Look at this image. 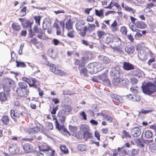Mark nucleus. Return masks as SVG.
Segmentation results:
<instances>
[{
  "label": "nucleus",
  "instance_id": "obj_20",
  "mask_svg": "<svg viewBox=\"0 0 156 156\" xmlns=\"http://www.w3.org/2000/svg\"><path fill=\"white\" fill-rule=\"evenodd\" d=\"M40 127L36 126L28 129L27 130V132L29 134H34L38 133L40 131Z\"/></svg>",
  "mask_w": 156,
  "mask_h": 156
},
{
  "label": "nucleus",
  "instance_id": "obj_50",
  "mask_svg": "<svg viewBox=\"0 0 156 156\" xmlns=\"http://www.w3.org/2000/svg\"><path fill=\"white\" fill-rule=\"evenodd\" d=\"M133 97L132 98L133 101L139 102L141 100L140 97L138 95L135 94H133Z\"/></svg>",
  "mask_w": 156,
  "mask_h": 156
},
{
  "label": "nucleus",
  "instance_id": "obj_49",
  "mask_svg": "<svg viewBox=\"0 0 156 156\" xmlns=\"http://www.w3.org/2000/svg\"><path fill=\"white\" fill-rule=\"evenodd\" d=\"M140 149L139 148H133L131 150V154L133 156H135L138 155L140 152Z\"/></svg>",
  "mask_w": 156,
  "mask_h": 156
},
{
  "label": "nucleus",
  "instance_id": "obj_27",
  "mask_svg": "<svg viewBox=\"0 0 156 156\" xmlns=\"http://www.w3.org/2000/svg\"><path fill=\"white\" fill-rule=\"evenodd\" d=\"M88 68L90 73L92 74L96 73L94 62L89 63L88 66Z\"/></svg>",
  "mask_w": 156,
  "mask_h": 156
},
{
  "label": "nucleus",
  "instance_id": "obj_23",
  "mask_svg": "<svg viewBox=\"0 0 156 156\" xmlns=\"http://www.w3.org/2000/svg\"><path fill=\"white\" fill-rule=\"evenodd\" d=\"M11 27L15 32H19L21 29L20 25L18 23L15 22H14L12 23Z\"/></svg>",
  "mask_w": 156,
  "mask_h": 156
},
{
  "label": "nucleus",
  "instance_id": "obj_35",
  "mask_svg": "<svg viewBox=\"0 0 156 156\" xmlns=\"http://www.w3.org/2000/svg\"><path fill=\"white\" fill-rule=\"evenodd\" d=\"M95 13L96 15L99 17H103L104 16V9H101L99 10L95 9Z\"/></svg>",
  "mask_w": 156,
  "mask_h": 156
},
{
  "label": "nucleus",
  "instance_id": "obj_47",
  "mask_svg": "<svg viewBox=\"0 0 156 156\" xmlns=\"http://www.w3.org/2000/svg\"><path fill=\"white\" fill-rule=\"evenodd\" d=\"M113 78V84L115 86L119 85L120 84V80L119 79V78Z\"/></svg>",
  "mask_w": 156,
  "mask_h": 156
},
{
  "label": "nucleus",
  "instance_id": "obj_44",
  "mask_svg": "<svg viewBox=\"0 0 156 156\" xmlns=\"http://www.w3.org/2000/svg\"><path fill=\"white\" fill-rule=\"evenodd\" d=\"M129 81L127 78H125L122 79L121 80H120V84L123 86H126L129 84Z\"/></svg>",
  "mask_w": 156,
  "mask_h": 156
},
{
  "label": "nucleus",
  "instance_id": "obj_64",
  "mask_svg": "<svg viewBox=\"0 0 156 156\" xmlns=\"http://www.w3.org/2000/svg\"><path fill=\"white\" fill-rule=\"evenodd\" d=\"M115 2L112 1L110 2L108 6L105 7V9H112V7L115 6Z\"/></svg>",
  "mask_w": 156,
  "mask_h": 156
},
{
  "label": "nucleus",
  "instance_id": "obj_3",
  "mask_svg": "<svg viewBox=\"0 0 156 156\" xmlns=\"http://www.w3.org/2000/svg\"><path fill=\"white\" fill-rule=\"evenodd\" d=\"M112 43V45H111L112 48L114 51H117L120 53L123 52L122 45V41L120 38L116 37H113L112 40H107L106 43Z\"/></svg>",
  "mask_w": 156,
  "mask_h": 156
},
{
  "label": "nucleus",
  "instance_id": "obj_57",
  "mask_svg": "<svg viewBox=\"0 0 156 156\" xmlns=\"http://www.w3.org/2000/svg\"><path fill=\"white\" fill-rule=\"evenodd\" d=\"M110 62V59L107 57L105 56L103 58L102 63L105 64H108Z\"/></svg>",
  "mask_w": 156,
  "mask_h": 156
},
{
  "label": "nucleus",
  "instance_id": "obj_58",
  "mask_svg": "<svg viewBox=\"0 0 156 156\" xmlns=\"http://www.w3.org/2000/svg\"><path fill=\"white\" fill-rule=\"evenodd\" d=\"M122 133L123 134L122 136V138L123 137L126 138L127 137L131 138V136L130 135L129 133L126 131L125 130H123L122 131Z\"/></svg>",
  "mask_w": 156,
  "mask_h": 156
},
{
  "label": "nucleus",
  "instance_id": "obj_40",
  "mask_svg": "<svg viewBox=\"0 0 156 156\" xmlns=\"http://www.w3.org/2000/svg\"><path fill=\"white\" fill-rule=\"evenodd\" d=\"M125 10L129 12L130 13L132 14H134L136 12V9L129 6L127 5H125Z\"/></svg>",
  "mask_w": 156,
  "mask_h": 156
},
{
  "label": "nucleus",
  "instance_id": "obj_15",
  "mask_svg": "<svg viewBox=\"0 0 156 156\" xmlns=\"http://www.w3.org/2000/svg\"><path fill=\"white\" fill-rule=\"evenodd\" d=\"M81 76L87 77L88 76V71L85 68V66L84 65H79L78 67Z\"/></svg>",
  "mask_w": 156,
  "mask_h": 156
},
{
  "label": "nucleus",
  "instance_id": "obj_24",
  "mask_svg": "<svg viewBox=\"0 0 156 156\" xmlns=\"http://www.w3.org/2000/svg\"><path fill=\"white\" fill-rule=\"evenodd\" d=\"M19 20L21 22V25L23 27H27L29 26L31 27V24L29 21L24 18H19Z\"/></svg>",
  "mask_w": 156,
  "mask_h": 156
},
{
  "label": "nucleus",
  "instance_id": "obj_12",
  "mask_svg": "<svg viewBox=\"0 0 156 156\" xmlns=\"http://www.w3.org/2000/svg\"><path fill=\"white\" fill-rule=\"evenodd\" d=\"M110 97L112 99L114 103H116L115 104L118 105L119 103H122L124 101L122 98L117 94H113L111 95Z\"/></svg>",
  "mask_w": 156,
  "mask_h": 156
},
{
  "label": "nucleus",
  "instance_id": "obj_38",
  "mask_svg": "<svg viewBox=\"0 0 156 156\" xmlns=\"http://www.w3.org/2000/svg\"><path fill=\"white\" fill-rule=\"evenodd\" d=\"M153 133L150 130H146L144 133V136L147 139H150L152 137Z\"/></svg>",
  "mask_w": 156,
  "mask_h": 156
},
{
  "label": "nucleus",
  "instance_id": "obj_53",
  "mask_svg": "<svg viewBox=\"0 0 156 156\" xmlns=\"http://www.w3.org/2000/svg\"><path fill=\"white\" fill-rule=\"evenodd\" d=\"M67 35V36L71 38H73L75 36V31L73 30L68 32Z\"/></svg>",
  "mask_w": 156,
  "mask_h": 156
},
{
  "label": "nucleus",
  "instance_id": "obj_28",
  "mask_svg": "<svg viewBox=\"0 0 156 156\" xmlns=\"http://www.w3.org/2000/svg\"><path fill=\"white\" fill-rule=\"evenodd\" d=\"M51 153L49 152V151H48L46 152H44L42 153H40L39 155V156H53L54 155L55 151L54 150L51 149Z\"/></svg>",
  "mask_w": 156,
  "mask_h": 156
},
{
  "label": "nucleus",
  "instance_id": "obj_33",
  "mask_svg": "<svg viewBox=\"0 0 156 156\" xmlns=\"http://www.w3.org/2000/svg\"><path fill=\"white\" fill-rule=\"evenodd\" d=\"M83 137L84 139H91L92 137V134L88 130L83 133Z\"/></svg>",
  "mask_w": 156,
  "mask_h": 156
},
{
  "label": "nucleus",
  "instance_id": "obj_37",
  "mask_svg": "<svg viewBox=\"0 0 156 156\" xmlns=\"http://www.w3.org/2000/svg\"><path fill=\"white\" fill-rule=\"evenodd\" d=\"M59 129H58L59 130H62L63 131V134L64 135L66 136H70V133L67 130V129L64 127V126H59Z\"/></svg>",
  "mask_w": 156,
  "mask_h": 156
},
{
  "label": "nucleus",
  "instance_id": "obj_62",
  "mask_svg": "<svg viewBox=\"0 0 156 156\" xmlns=\"http://www.w3.org/2000/svg\"><path fill=\"white\" fill-rule=\"evenodd\" d=\"M104 118L105 119H106L107 121H108L109 122H112V117L109 116L108 115H105V116L104 117Z\"/></svg>",
  "mask_w": 156,
  "mask_h": 156
},
{
  "label": "nucleus",
  "instance_id": "obj_56",
  "mask_svg": "<svg viewBox=\"0 0 156 156\" xmlns=\"http://www.w3.org/2000/svg\"><path fill=\"white\" fill-rule=\"evenodd\" d=\"M16 66L17 67H26V65L23 62L16 61Z\"/></svg>",
  "mask_w": 156,
  "mask_h": 156
},
{
  "label": "nucleus",
  "instance_id": "obj_39",
  "mask_svg": "<svg viewBox=\"0 0 156 156\" xmlns=\"http://www.w3.org/2000/svg\"><path fill=\"white\" fill-rule=\"evenodd\" d=\"M42 58L44 63L45 65L48 66H49L50 68L54 64L51 63H50V62L48 61L47 58L44 55H42Z\"/></svg>",
  "mask_w": 156,
  "mask_h": 156
},
{
  "label": "nucleus",
  "instance_id": "obj_21",
  "mask_svg": "<svg viewBox=\"0 0 156 156\" xmlns=\"http://www.w3.org/2000/svg\"><path fill=\"white\" fill-rule=\"evenodd\" d=\"M110 74L112 78H120V73L119 71L115 68L112 69L110 71Z\"/></svg>",
  "mask_w": 156,
  "mask_h": 156
},
{
  "label": "nucleus",
  "instance_id": "obj_59",
  "mask_svg": "<svg viewBox=\"0 0 156 156\" xmlns=\"http://www.w3.org/2000/svg\"><path fill=\"white\" fill-rule=\"evenodd\" d=\"M80 115L82 117V119L86 120L87 119V115L84 111L80 112Z\"/></svg>",
  "mask_w": 156,
  "mask_h": 156
},
{
  "label": "nucleus",
  "instance_id": "obj_5",
  "mask_svg": "<svg viewBox=\"0 0 156 156\" xmlns=\"http://www.w3.org/2000/svg\"><path fill=\"white\" fill-rule=\"evenodd\" d=\"M142 91L145 94L150 95L156 91V86L151 82H148L141 87Z\"/></svg>",
  "mask_w": 156,
  "mask_h": 156
},
{
  "label": "nucleus",
  "instance_id": "obj_29",
  "mask_svg": "<svg viewBox=\"0 0 156 156\" xmlns=\"http://www.w3.org/2000/svg\"><path fill=\"white\" fill-rule=\"evenodd\" d=\"M37 83V80L36 79L34 78H31L29 86L30 87H34L37 89H39V87H38L36 84Z\"/></svg>",
  "mask_w": 156,
  "mask_h": 156
},
{
  "label": "nucleus",
  "instance_id": "obj_16",
  "mask_svg": "<svg viewBox=\"0 0 156 156\" xmlns=\"http://www.w3.org/2000/svg\"><path fill=\"white\" fill-rule=\"evenodd\" d=\"M23 149L25 153L28 154L32 152L33 151V146L30 144L26 143L22 145Z\"/></svg>",
  "mask_w": 156,
  "mask_h": 156
},
{
  "label": "nucleus",
  "instance_id": "obj_54",
  "mask_svg": "<svg viewBox=\"0 0 156 156\" xmlns=\"http://www.w3.org/2000/svg\"><path fill=\"white\" fill-rule=\"evenodd\" d=\"M52 117L53 120L55 121V123L56 128L57 129H59V126H60L59 123L57 119L56 118V117L55 115H53Z\"/></svg>",
  "mask_w": 156,
  "mask_h": 156
},
{
  "label": "nucleus",
  "instance_id": "obj_51",
  "mask_svg": "<svg viewBox=\"0 0 156 156\" xmlns=\"http://www.w3.org/2000/svg\"><path fill=\"white\" fill-rule=\"evenodd\" d=\"M97 36L99 39H100L103 37L105 33V32L102 30H98L97 33Z\"/></svg>",
  "mask_w": 156,
  "mask_h": 156
},
{
  "label": "nucleus",
  "instance_id": "obj_42",
  "mask_svg": "<svg viewBox=\"0 0 156 156\" xmlns=\"http://www.w3.org/2000/svg\"><path fill=\"white\" fill-rule=\"evenodd\" d=\"M87 147L85 145L83 144H79L77 146V149L78 151L82 152L86 150Z\"/></svg>",
  "mask_w": 156,
  "mask_h": 156
},
{
  "label": "nucleus",
  "instance_id": "obj_2",
  "mask_svg": "<svg viewBox=\"0 0 156 156\" xmlns=\"http://www.w3.org/2000/svg\"><path fill=\"white\" fill-rule=\"evenodd\" d=\"M18 87L17 88L16 91L17 95L22 98L27 97L29 94L30 91L27 89L28 85L23 82H19L18 83Z\"/></svg>",
  "mask_w": 156,
  "mask_h": 156
},
{
  "label": "nucleus",
  "instance_id": "obj_1",
  "mask_svg": "<svg viewBox=\"0 0 156 156\" xmlns=\"http://www.w3.org/2000/svg\"><path fill=\"white\" fill-rule=\"evenodd\" d=\"M85 23L83 21L77 22L75 24L76 29L79 31V34L80 36L84 37L87 31L93 30L95 27L94 24L88 23V26H85Z\"/></svg>",
  "mask_w": 156,
  "mask_h": 156
},
{
  "label": "nucleus",
  "instance_id": "obj_55",
  "mask_svg": "<svg viewBox=\"0 0 156 156\" xmlns=\"http://www.w3.org/2000/svg\"><path fill=\"white\" fill-rule=\"evenodd\" d=\"M44 23H43V28L44 30H47V32L48 33L50 34L52 32V29L51 28H49V27H50V24L48 26H47V24H45L46 26V27H44Z\"/></svg>",
  "mask_w": 156,
  "mask_h": 156
},
{
  "label": "nucleus",
  "instance_id": "obj_34",
  "mask_svg": "<svg viewBox=\"0 0 156 156\" xmlns=\"http://www.w3.org/2000/svg\"><path fill=\"white\" fill-rule=\"evenodd\" d=\"M7 100V95L4 92H0V100L1 102H3Z\"/></svg>",
  "mask_w": 156,
  "mask_h": 156
},
{
  "label": "nucleus",
  "instance_id": "obj_52",
  "mask_svg": "<svg viewBox=\"0 0 156 156\" xmlns=\"http://www.w3.org/2000/svg\"><path fill=\"white\" fill-rule=\"evenodd\" d=\"M130 91L135 93H138L139 92V87L136 86V87L132 86L130 88Z\"/></svg>",
  "mask_w": 156,
  "mask_h": 156
},
{
  "label": "nucleus",
  "instance_id": "obj_43",
  "mask_svg": "<svg viewBox=\"0 0 156 156\" xmlns=\"http://www.w3.org/2000/svg\"><path fill=\"white\" fill-rule=\"evenodd\" d=\"M80 129L81 131L83 132L90 130L89 127L85 124L82 125L80 126Z\"/></svg>",
  "mask_w": 156,
  "mask_h": 156
},
{
  "label": "nucleus",
  "instance_id": "obj_19",
  "mask_svg": "<svg viewBox=\"0 0 156 156\" xmlns=\"http://www.w3.org/2000/svg\"><path fill=\"white\" fill-rule=\"evenodd\" d=\"M90 54L89 52H85L84 55L82 56L81 58V63L80 65H84L85 66L86 63L88 62V60L89 59V55Z\"/></svg>",
  "mask_w": 156,
  "mask_h": 156
},
{
  "label": "nucleus",
  "instance_id": "obj_63",
  "mask_svg": "<svg viewBox=\"0 0 156 156\" xmlns=\"http://www.w3.org/2000/svg\"><path fill=\"white\" fill-rule=\"evenodd\" d=\"M81 61L80 60L77 58H75L74 59V64L76 66H79L81 64Z\"/></svg>",
  "mask_w": 156,
  "mask_h": 156
},
{
  "label": "nucleus",
  "instance_id": "obj_9",
  "mask_svg": "<svg viewBox=\"0 0 156 156\" xmlns=\"http://www.w3.org/2000/svg\"><path fill=\"white\" fill-rule=\"evenodd\" d=\"M50 69L51 72L55 75L59 76L66 75V73L63 71L56 67L54 64L50 68Z\"/></svg>",
  "mask_w": 156,
  "mask_h": 156
},
{
  "label": "nucleus",
  "instance_id": "obj_25",
  "mask_svg": "<svg viewBox=\"0 0 156 156\" xmlns=\"http://www.w3.org/2000/svg\"><path fill=\"white\" fill-rule=\"evenodd\" d=\"M73 21L70 18L68 20L65 24L66 29L68 30H72L73 29Z\"/></svg>",
  "mask_w": 156,
  "mask_h": 156
},
{
  "label": "nucleus",
  "instance_id": "obj_31",
  "mask_svg": "<svg viewBox=\"0 0 156 156\" xmlns=\"http://www.w3.org/2000/svg\"><path fill=\"white\" fill-rule=\"evenodd\" d=\"M134 47L132 45H128L125 48V51L128 54H132L134 51Z\"/></svg>",
  "mask_w": 156,
  "mask_h": 156
},
{
  "label": "nucleus",
  "instance_id": "obj_61",
  "mask_svg": "<svg viewBox=\"0 0 156 156\" xmlns=\"http://www.w3.org/2000/svg\"><path fill=\"white\" fill-rule=\"evenodd\" d=\"M30 43L36 45L39 43V41L37 38H34L31 39L30 41Z\"/></svg>",
  "mask_w": 156,
  "mask_h": 156
},
{
  "label": "nucleus",
  "instance_id": "obj_22",
  "mask_svg": "<svg viewBox=\"0 0 156 156\" xmlns=\"http://www.w3.org/2000/svg\"><path fill=\"white\" fill-rule=\"evenodd\" d=\"M118 23L117 21L115 20L110 26V28L111 31L113 33H115L118 30Z\"/></svg>",
  "mask_w": 156,
  "mask_h": 156
},
{
  "label": "nucleus",
  "instance_id": "obj_6",
  "mask_svg": "<svg viewBox=\"0 0 156 156\" xmlns=\"http://www.w3.org/2000/svg\"><path fill=\"white\" fill-rule=\"evenodd\" d=\"M33 30L34 32L32 31L31 27L30 29L29 30V36L30 37H32L35 35V33H37V37L38 38L40 39H43V35H44L45 34L43 32V30L40 27H39L37 25H35L34 26Z\"/></svg>",
  "mask_w": 156,
  "mask_h": 156
},
{
  "label": "nucleus",
  "instance_id": "obj_48",
  "mask_svg": "<svg viewBox=\"0 0 156 156\" xmlns=\"http://www.w3.org/2000/svg\"><path fill=\"white\" fill-rule=\"evenodd\" d=\"M27 7L24 6L21 9L19 13V16H23L26 15Z\"/></svg>",
  "mask_w": 156,
  "mask_h": 156
},
{
  "label": "nucleus",
  "instance_id": "obj_7",
  "mask_svg": "<svg viewBox=\"0 0 156 156\" xmlns=\"http://www.w3.org/2000/svg\"><path fill=\"white\" fill-rule=\"evenodd\" d=\"M134 26L136 27H134L133 25H132L130 27V29L133 32H137L138 29L137 28L140 29H144L147 27V25L145 22L141 21H138L134 23Z\"/></svg>",
  "mask_w": 156,
  "mask_h": 156
},
{
  "label": "nucleus",
  "instance_id": "obj_11",
  "mask_svg": "<svg viewBox=\"0 0 156 156\" xmlns=\"http://www.w3.org/2000/svg\"><path fill=\"white\" fill-rule=\"evenodd\" d=\"M108 71H106L99 76L100 81L101 80L105 84H110V82L108 78Z\"/></svg>",
  "mask_w": 156,
  "mask_h": 156
},
{
  "label": "nucleus",
  "instance_id": "obj_26",
  "mask_svg": "<svg viewBox=\"0 0 156 156\" xmlns=\"http://www.w3.org/2000/svg\"><path fill=\"white\" fill-rule=\"evenodd\" d=\"M133 135L134 137H138L141 134V129L138 127H134L132 129Z\"/></svg>",
  "mask_w": 156,
  "mask_h": 156
},
{
  "label": "nucleus",
  "instance_id": "obj_17",
  "mask_svg": "<svg viewBox=\"0 0 156 156\" xmlns=\"http://www.w3.org/2000/svg\"><path fill=\"white\" fill-rule=\"evenodd\" d=\"M142 71L137 69L132 70L129 73L132 76L140 78L142 77Z\"/></svg>",
  "mask_w": 156,
  "mask_h": 156
},
{
  "label": "nucleus",
  "instance_id": "obj_18",
  "mask_svg": "<svg viewBox=\"0 0 156 156\" xmlns=\"http://www.w3.org/2000/svg\"><path fill=\"white\" fill-rule=\"evenodd\" d=\"M123 69L125 70L129 71L134 69V66L127 62H124L122 66Z\"/></svg>",
  "mask_w": 156,
  "mask_h": 156
},
{
  "label": "nucleus",
  "instance_id": "obj_36",
  "mask_svg": "<svg viewBox=\"0 0 156 156\" xmlns=\"http://www.w3.org/2000/svg\"><path fill=\"white\" fill-rule=\"evenodd\" d=\"M40 151L43 152V153L48 151L51 150V148L46 145H42L39 147Z\"/></svg>",
  "mask_w": 156,
  "mask_h": 156
},
{
  "label": "nucleus",
  "instance_id": "obj_32",
  "mask_svg": "<svg viewBox=\"0 0 156 156\" xmlns=\"http://www.w3.org/2000/svg\"><path fill=\"white\" fill-rule=\"evenodd\" d=\"M1 120L3 124L5 125H8L9 122V118L8 115H4L2 116Z\"/></svg>",
  "mask_w": 156,
  "mask_h": 156
},
{
  "label": "nucleus",
  "instance_id": "obj_10",
  "mask_svg": "<svg viewBox=\"0 0 156 156\" xmlns=\"http://www.w3.org/2000/svg\"><path fill=\"white\" fill-rule=\"evenodd\" d=\"M57 117L61 123L64 124L66 117V111L63 109L60 110L58 112Z\"/></svg>",
  "mask_w": 156,
  "mask_h": 156
},
{
  "label": "nucleus",
  "instance_id": "obj_4",
  "mask_svg": "<svg viewBox=\"0 0 156 156\" xmlns=\"http://www.w3.org/2000/svg\"><path fill=\"white\" fill-rule=\"evenodd\" d=\"M142 91L145 94L150 95L156 91V86L151 82H148L141 87Z\"/></svg>",
  "mask_w": 156,
  "mask_h": 156
},
{
  "label": "nucleus",
  "instance_id": "obj_41",
  "mask_svg": "<svg viewBox=\"0 0 156 156\" xmlns=\"http://www.w3.org/2000/svg\"><path fill=\"white\" fill-rule=\"evenodd\" d=\"M120 31L122 35L125 36H127V30L126 27L124 26L121 27L120 29Z\"/></svg>",
  "mask_w": 156,
  "mask_h": 156
},
{
  "label": "nucleus",
  "instance_id": "obj_60",
  "mask_svg": "<svg viewBox=\"0 0 156 156\" xmlns=\"http://www.w3.org/2000/svg\"><path fill=\"white\" fill-rule=\"evenodd\" d=\"M69 129L70 131L74 133L77 130L78 128L77 126H72L70 125L69 126Z\"/></svg>",
  "mask_w": 156,
  "mask_h": 156
},
{
  "label": "nucleus",
  "instance_id": "obj_8",
  "mask_svg": "<svg viewBox=\"0 0 156 156\" xmlns=\"http://www.w3.org/2000/svg\"><path fill=\"white\" fill-rule=\"evenodd\" d=\"M14 83V81L10 79H5L4 80V83L2 85L4 90L6 92H9Z\"/></svg>",
  "mask_w": 156,
  "mask_h": 156
},
{
  "label": "nucleus",
  "instance_id": "obj_13",
  "mask_svg": "<svg viewBox=\"0 0 156 156\" xmlns=\"http://www.w3.org/2000/svg\"><path fill=\"white\" fill-rule=\"evenodd\" d=\"M23 113H24V112H20L16 109L15 110H11L10 111L11 116L13 119L19 118L20 116H21L22 118L23 117Z\"/></svg>",
  "mask_w": 156,
  "mask_h": 156
},
{
  "label": "nucleus",
  "instance_id": "obj_14",
  "mask_svg": "<svg viewBox=\"0 0 156 156\" xmlns=\"http://www.w3.org/2000/svg\"><path fill=\"white\" fill-rule=\"evenodd\" d=\"M9 151L10 153L12 154H15L19 153L20 148L16 144H12L9 148Z\"/></svg>",
  "mask_w": 156,
  "mask_h": 156
},
{
  "label": "nucleus",
  "instance_id": "obj_45",
  "mask_svg": "<svg viewBox=\"0 0 156 156\" xmlns=\"http://www.w3.org/2000/svg\"><path fill=\"white\" fill-rule=\"evenodd\" d=\"M60 150L63 154H66L69 153L68 149L65 145H61L60 146Z\"/></svg>",
  "mask_w": 156,
  "mask_h": 156
},
{
  "label": "nucleus",
  "instance_id": "obj_46",
  "mask_svg": "<svg viewBox=\"0 0 156 156\" xmlns=\"http://www.w3.org/2000/svg\"><path fill=\"white\" fill-rule=\"evenodd\" d=\"M41 18V16H35L33 17L34 19L35 20L36 23L38 26L40 25Z\"/></svg>",
  "mask_w": 156,
  "mask_h": 156
},
{
  "label": "nucleus",
  "instance_id": "obj_30",
  "mask_svg": "<svg viewBox=\"0 0 156 156\" xmlns=\"http://www.w3.org/2000/svg\"><path fill=\"white\" fill-rule=\"evenodd\" d=\"M95 70L96 71V73L102 70L104 68L101 64L98 62H94Z\"/></svg>",
  "mask_w": 156,
  "mask_h": 156
}]
</instances>
